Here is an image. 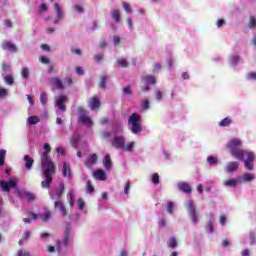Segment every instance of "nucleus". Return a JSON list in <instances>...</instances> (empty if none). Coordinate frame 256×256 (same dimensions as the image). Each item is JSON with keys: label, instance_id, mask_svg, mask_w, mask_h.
<instances>
[{"label": "nucleus", "instance_id": "obj_1", "mask_svg": "<svg viewBox=\"0 0 256 256\" xmlns=\"http://www.w3.org/2000/svg\"><path fill=\"white\" fill-rule=\"evenodd\" d=\"M239 147H241V139L239 138H232L226 145V148H228L232 157L239 161H243L245 169L253 171L255 167V153L245 151Z\"/></svg>", "mask_w": 256, "mask_h": 256}, {"label": "nucleus", "instance_id": "obj_2", "mask_svg": "<svg viewBox=\"0 0 256 256\" xmlns=\"http://www.w3.org/2000/svg\"><path fill=\"white\" fill-rule=\"evenodd\" d=\"M44 152L41 154V168L44 169V177L45 180L41 182L42 189H49L51 187V183H53V176L55 175V171H57V167L55 166V162L51 160L49 154L51 153V145L49 143H45L43 146Z\"/></svg>", "mask_w": 256, "mask_h": 256}, {"label": "nucleus", "instance_id": "obj_3", "mask_svg": "<svg viewBox=\"0 0 256 256\" xmlns=\"http://www.w3.org/2000/svg\"><path fill=\"white\" fill-rule=\"evenodd\" d=\"M128 127L134 135H138L141 131H143V127L141 126V115L137 113H133L128 118Z\"/></svg>", "mask_w": 256, "mask_h": 256}, {"label": "nucleus", "instance_id": "obj_4", "mask_svg": "<svg viewBox=\"0 0 256 256\" xmlns=\"http://www.w3.org/2000/svg\"><path fill=\"white\" fill-rule=\"evenodd\" d=\"M185 206L188 211L189 219H191L193 225H197L199 223V212H197L195 204H193V201L187 200Z\"/></svg>", "mask_w": 256, "mask_h": 256}, {"label": "nucleus", "instance_id": "obj_5", "mask_svg": "<svg viewBox=\"0 0 256 256\" xmlns=\"http://www.w3.org/2000/svg\"><path fill=\"white\" fill-rule=\"evenodd\" d=\"M141 81L142 83H144V85L141 86V91L142 93H145L147 91H151V87H149V84L155 85L157 83V77L153 75H146L142 77Z\"/></svg>", "mask_w": 256, "mask_h": 256}, {"label": "nucleus", "instance_id": "obj_6", "mask_svg": "<svg viewBox=\"0 0 256 256\" xmlns=\"http://www.w3.org/2000/svg\"><path fill=\"white\" fill-rule=\"evenodd\" d=\"M112 147H115V149H123L125 147V136L119 135L115 136L111 140Z\"/></svg>", "mask_w": 256, "mask_h": 256}, {"label": "nucleus", "instance_id": "obj_7", "mask_svg": "<svg viewBox=\"0 0 256 256\" xmlns=\"http://www.w3.org/2000/svg\"><path fill=\"white\" fill-rule=\"evenodd\" d=\"M0 185H1L2 191L9 193V191H11V188L17 187V181H15V179H11L9 180V182L0 181Z\"/></svg>", "mask_w": 256, "mask_h": 256}, {"label": "nucleus", "instance_id": "obj_8", "mask_svg": "<svg viewBox=\"0 0 256 256\" xmlns=\"http://www.w3.org/2000/svg\"><path fill=\"white\" fill-rule=\"evenodd\" d=\"M67 101H69V97H67L66 95H61L58 97V99L56 100V106L60 111H67V106L65 105Z\"/></svg>", "mask_w": 256, "mask_h": 256}, {"label": "nucleus", "instance_id": "obj_9", "mask_svg": "<svg viewBox=\"0 0 256 256\" xmlns=\"http://www.w3.org/2000/svg\"><path fill=\"white\" fill-rule=\"evenodd\" d=\"M70 241H71V224L67 223L66 228L64 230V237L62 240L64 247H69Z\"/></svg>", "mask_w": 256, "mask_h": 256}, {"label": "nucleus", "instance_id": "obj_10", "mask_svg": "<svg viewBox=\"0 0 256 256\" xmlns=\"http://www.w3.org/2000/svg\"><path fill=\"white\" fill-rule=\"evenodd\" d=\"M80 111V116H79V122L83 123L84 125H92L91 118L85 114V110L83 108L79 109Z\"/></svg>", "mask_w": 256, "mask_h": 256}, {"label": "nucleus", "instance_id": "obj_11", "mask_svg": "<svg viewBox=\"0 0 256 256\" xmlns=\"http://www.w3.org/2000/svg\"><path fill=\"white\" fill-rule=\"evenodd\" d=\"M88 103L93 111L101 109V100L97 96L90 98Z\"/></svg>", "mask_w": 256, "mask_h": 256}, {"label": "nucleus", "instance_id": "obj_12", "mask_svg": "<svg viewBox=\"0 0 256 256\" xmlns=\"http://www.w3.org/2000/svg\"><path fill=\"white\" fill-rule=\"evenodd\" d=\"M178 189L179 191H182V193H185L186 195H191L193 191V189L191 188V185H189L186 182L178 183Z\"/></svg>", "mask_w": 256, "mask_h": 256}, {"label": "nucleus", "instance_id": "obj_13", "mask_svg": "<svg viewBox=\"0 0 256 256\" xmlns=\"http://www.w3.org/2000/svg\"><path fill=\"white\" fill-rule=\"evenodd\" d=\"M50 84L52 87H55L56 89H59L63 91L65 89V85H63V81L59 79L58 77H53L50 79Z\"/></svg>", "mask_w": 256, "mask_h": 256}, {"label": "nucleus", "instance_id": "obj_14", "mask_svg": "<svg viewBox=\"0 0 256 256\" xmlns=\"http://www.w3.org/2000/svg\"><path fill=\"white\" fill-rule=\"evenodd\" d=\"M237 169H239V162L237 161L228 162L225 167L226 173H234V171H237Z\"/></svg>", "mask_w": 256, "mask_h": 256}, {"label": "nucleus", "instance_id": "obj_15", "mask_svg": "<svg viewBox=\"0 0 256 256\" xmlns=\"http://www.w3.org/2000/svg\"><path fill=\"white\" fill-rule=\"evenodd\" d=\"M54 207H55V209H57V208L59 209L62 217H67V215H68L67 208H65V204H63V202L56 201L54 203Z\"/></svg>", "mask_w": 256, "mask_h": 256}, {"label": "nucleus", "instance_id": "obj_16", "mask_svg": "<svg viewBox=\"0 0 256 256\" xmlns=\"http://www.w3.org/2000/svg\"><path fill=\"white\" fill-rule=\"evenodd\" d=\"M2 49L10 51L11 53H17V46L9 41L2 43Z\"/></svg>", "mask_w": 256, "mask_h": 256}, {"label": "nucleus", "instance_id": "obj_17", "mask_svg": "<svg viewBox=\"0 0 256 256\" xmlns=\"http://www.w3.org/2000/svg\"><path fill=\"white\" fill-rule=\"evenodd\" d=\"M97 154H91L88 159L85 161V167H93L97 163Z\"/></svg>", "mask_w": 256, "mask_h": 256}, {"label": "nucleus", "instance_id": "obj_18", "mask_svg": "<svg viewBox=\"0 0 256 256\" xmlns=\"http://www.w3.org/2000/svg\"><path fill=\"white\" fill-rule=\"evenodd\" d=\"M93 177L99 181H105L107 179V174L103 170H97L94 172Z\"/></svg>", "mask_w": 256, "mask_h": 256}, {"label": "nucleus", "instance_id": "obj_19", "mask_svg": "<svg viewBox=\"0 0 256 256\" xmlns=\"http://www.w3.org/2000/svg\"><path fill=\"white\" fill-rule=\"evenodd\" d=\"M24 161H25L26 169L28 171H31V169H33V163H35V160H33V158H31V156L25 155Z\"/></svg>", "mask_w": 256, "mask_h": 256}, {"label": "nucleus", "instance_id": "obj_20", "mask_svg": "<svg viewBox=\"0 0 256 256\" xmlns=\"http://www.w3.org/2000/svg\"><path fill=\"white\" fill-rule=\"evenodd\" d=\"M62 175L63 177H68L69 179H71V167H69V164H67V162L63 163Z\"/></svg>", "mask_w": 256, "mask_h": 256}, {"label": "nucleus", "instance_id": "obj_21", "mask_svg": "<svg viewBox=\"0 0 256 256\" xmlns=\"http://www.w3.org/2000/svg\"><path fill=\"white\" fill-rule=\"evenodd\" d=\"M111 17L115 20V23H121V11L114 9L111 11Z\"/></svg>", "mask_w": 256, "mask_h": 256}, {"label": "nucleus", "instance_id": "obj_22", "mask_svg": "<svg viewBox=\"0 0 256 256\" xmlns=\"http://www.w3.org/2000/svg\"><path fill=\"white\" fill-rule=\"evenodd\" d=\"M63 193H65V184L61 183L59 188L56 189V197L57 199H61L63 197Z\"/></svg>", "mask_w": 256, "mask_h": 256}, {"label": "nucleus", "instance_id": "obj_23", "mask_svg": "<svg viewBox=\"0 0 256 256\" xmlns=\"http://www.w3.org/2000/svg\"><path fill=\"white\" fill-rule=\"evenodd\" d=\"M39 217L44 223H47V221L51 219V211L46 210L43 214H40Z\"/></svg>", "mask_w": 256, "mask_h": 256}, {"label": "nucleus", "instance_id": "obj_24", "mask_svg": "<svg viewBox=\"0 0 256 256\" xmlns=\"http://www.w3.org/2000/svg\"><path fill=\"white\" fill-rule=\"evenodd\" d=\"M54 9L56 11V18L63 19V10H61V6L58 3H54Z\"/></svg>", "mask_w": 256, "mask_h": 256}, {"label": "nucleus", "instance_id": "obj_25", "mask_svg": "<svg viewBox=\"0 0 256 256\" xmlns=\"http://www.w3.org/2000/svg\"><path fill=\"white\" fill-rule=\"evenodd\" d=\"M233 123V120L230 117H226L219 122V127H229Z\"/></svg>", "mask_w": 256, "mask_h": 256}, {"label": "nucleus", "instance_id": "obj_26", "mask_svg": "<svg viewBox=\"0 0 256 256\" xmlns=\"http://www.w3.org/2000/svg\"><path fill=\"white\" fill-rule=\"evenodd\" d=\"M255 177V174L246 173L242 176V180L244 183H249V181H254Z\"/></svg>", "mask_w": 256, "mask_h": 256}, {"label": "nucleus", "instance_id": "obj_27", "mask_svg": "<svg viewBox=\"0 0 256 256\" xmlns=\"http://www.w3.org/2000/svg\"><path fill=\"white\" fill-rule=\"evenodd\" d=\"M104 167L105 169H111L112 167L111 156L109 154L104 158Z\"/></svg>", "mask_w": 256, "mask_h": 256}, {"label": "nucleus", "instance_id": "obj_28", "mask_svg": "<svg viewBox=\"0 0 256 256\" xmlns=\"http://www.w3.org/2000/svg\"><path fill=\"white\" fill-rule=\"evenodd\" d=\"M107 79H109V77L106 76V75L100 76V81H99V87H100V89H105L106 83H107Z\"/></svg>", "mask_w": 256, "mask_h": 256}, {"label": "nucleus", "instance_id": "obj_29", "mask_svg": "<svg viewBox=\"0 0 256 256\" xmlns=\"http://www.w3.org/2000/svg\"><path fill=\"white\" fill-rule=\"evenodd\" d=\"M116 63H118V65L123 68L129 67V62L125 58H118L116 60Z\"/></svg>", "mask_w": 256, "mask_h": 256}, {"label": "nucleus", "instance_id": "obj_30", "mask_svg": "<svg viewBox=\"0 0 256 256\" xmlns=\"http://www.w3.org/2000/svg\"><path fill=\"white\" fill-rule=\"evenodd\" d=\"M7 155V150L1 149L0 150V167H3L5 165V156Z\"/></svg>", "mask_w": 256, "mask_h": 256}, {"label": "nucleus", "instance_id": "obj_31", "mask_svg": "<svg viewBox=\"0 0 256 256\" xmlns=\"http://www.w3.org/2000/svg\"><path fill=\"white\" fill-rule=\"evenodd\" d=\"M27 123L29 125H37V123H39V117H37V116H30L27 119Z\"/></svg>", "mask_w": 256, "mask_h": 256}, {"label": "nucleus", "instance_id": "obj_32", "mask_svg": "<svg viewBox=\"0 0 256 256\" xmlns=\"http://www.w3.org/2000/svg\"><path fill=\"white\" fill-rule=\"evenodd\" d=\"M133 147H135V142H130L126 146L124 144L122 151H127L128 153H131V152H133Z\"/></svg>", "mask_w": 256, "mask_h": 256}, {"label": "nucleus", "instance_id": "obj_33", "mask_svg": "<svg viewBox=\"0 0 256 256\" xmlns=\"http://www.w3.org/2000/svg\"><path fill=\"white\" fill-rule=\"evenodd\" d=\"M224 185L226 187H237V180H235V179L225 180Z\"/></svg>", "mask_w": 256, "mask_h": 256}, {"label": "nucleus", "instance_id": "obj_34", "mask_svg": "<svg viewBox=\"0 0 256 256\" xmlns=\"http://www.w3.org/2000/svg\"><path fill=\"white\" fill-rule=\"evenodd\" d=\"M80 139H81V137L79 135H77V134L73 135L70 140L72 147H77V143H79Z\"/></svg>", "mask_w": 256, "mask_h": 256}, {"label": "nucleus", "instance_id": "obj_35", "mask_svg": "<svg viewBox=\"0 0 256 256\" xmlns=\"http://www.w3.org/2000/svg\"><path fill=\"white\" fill-rule=\"evenodd\" d=\"M141 106L144 111H147L151 107V102L149 101V99H144L142 100Z\"/></svg>", "mask_w": 256, "mask_h": 256}, {"label": "nucleus", "instance_id": "obj_36", "mask_svg": "<svg viewBox=\"0 0 256 256\" xmlns=\"http://www.w3.org/2000/svg\"><path fill=\"white\" fill-rule=\"evenodd\" d=\"M93 191H95V187L91 184V180H88L86 183V193L91 194Z\"/></svg>", "mask_w": 256, "mask_h": 256}, {"label": "nucleus", "instance_id": "obj_37", "mask_svg": "<svg viewBox=\"0 0 256 256\" xmlns=\"http://www.w3.org/2000/svg\"><path fill=\"white\" fill-rule=\"evenodd\" d=\"M249 29H255L256 27V18L255 16H250L249 22H248Z\"/></svg>", "mask_w": 256, "mask_h": 256}, {"label": "nucleus", "instance_id": "obj_38", "mask_svg": "<svg viewBox=\"0 0 256 256\" xmlns=\"http://www.w3.org/2000/svg\"><path fill=\"white\" fill-rule=\"evenodd\" d=\"M168 247L170 249H175V247H177V239L175 237L170 238L168 241Z\"/></svg>", "mask_w": 256, "mask_h": 256}, {"label": "nucleus", "instance_id": "obj_39", "mask_svg": "<svg viewBox=\"0 0 256 256\" xmlns=\"http://www.w3.org/2000/svg\"><path fill=\"white\" fill-rule=\"evenodd\" d=\"M173 209H175V203H173L172 201H169L167 203V213H169L170 215L173 214Z\"/></svg>", "mask_w": 256, "mask_h": 256}, {"label": "nucleus", "instance_id": "obj_40", "mask_svg": "<svg viewBox=\"0 0 256 256\" xmlns=\"http://www.w3.org/2000/svg\"><path fill=\"white\" fill-rule=\"evenodd\" d=\"M47 101H48V99H47V93L41 92V93H40V102H41V104H42V105H47Z\"/></svg>", "mask_w": 256, "mask_h": 256}, {"label": "nucleus", "instance_id": "obj_41", "mask_svg": "<svg viewBox=\"0 0 256 256\" xmlns=\"http://www.w3.org/2000/svg\"><path fill=\"white\" fill-rule=\"evenodd\" d=\"M151 181H152L153 185H159V183H160L159 173H154L152 175Z\"/></svg>", "mask_w": 256, "mask_h": 256}, {"label": "nucleus", "instance_id": "obj_42", "mask_svg": "<svg viewBox=\"0 0 256 256\" xmlns=\"http://www.w3.org/2000/svg\"><path fill=\"white\" fill-rule=\"evenodd\" d=\"M4 81L8 85H13V83H15V80L13 79V76H11V75L4 76Z\"/></svg>", "mask_w": 256, "mask_h": 256}, {"label": "nucleus", "instance_id": "obj_43", "mask_svg": "<svg viewBox=\"0 0 256 256\" xmlns=\"http://www.w3.org/2000/svg\"><path fill=\"white\" fill-rule=\"evenodd\" d=\"M122 7L126 13H133V10L131 9V5L129 3H122Z\"/></svg>", "mask_w": 256, "mask_h": 256}, {"label": "nucleus", "instance_id": "obj_44", "mask_svg": "<svg viewBox=\"0 0 256 256\" xmlns=\"http://www.w3.org/2000/svg\"><path fill=\"white\" fill-rule=\"evenodd\" d=\"M21 76L23 79H29V68H22Z\"/></svg>", "mask_w": 256, "mask_h": 256}, {"label": "nucleus", "instance_id": "obj_45", "mask_svg": "<svg viewBox=\"0 0 256 256\" xmlns=\"http://www.w3.org/2000/svg\"><path fill=\"white\" fill-rule=\"evenodd\" d=\"M122 91H123L124 95H132L133 94V90H131V85H128V86L122 88Z\"/></svg>", "mask_w": 256, "mask_h": 256}, {"label": "nucleus", "instance_id": "obj_46", "mask_svg": "<svg viewBox=\"0 0 256 256\" xmlns=\"http://www.w3.org/2000/svg\"><path fill=\"white\" fill-rule=\"evenodd\" d=\"M24 197L27 199V201H35V194L33 193L26 192Z\"/></svg>", "mask_w": 256, "mask_h": 256}, {"label": "nucleus", "instance_id": "obj_47", "mask_svg": "<svg viewBox=\"0 0 256 256\" xmlns=\"http://www.w3.org/2000/svg\"><path fill=\"white\" fill-rule=\"evenodd\" d=\"M103 54H95L93 56V60L96 62V63H101V61H103Z\"/></svg>", "mask_w": 256, "mask_h": 256}, {"label": "nucleus", "instance_id": "obj_48", "mask_svg": "<svg viewBox=\"0 0 256 256\" xmlns=\"http://www.w3.org/2000/svg\"><path fill=\"white\" fill-rule=\"evenodd\" d=\"M208 163H210V165H217V157L215 156H209L207 158Z\"/></svg>", "mask_w": 256, "mask_h": 256}, {"label": "nucleus", "instance_id": "obj_49", "mask_svg": "<svg viewBox=\"0 0 256 256\" xmlns=\"http://www.w3.org/2000/svg\"><path fill=\"white\" fill-rule=\"evenodd\" d=\"M69 197H70L69 205L70 207H73V205H75V198L73 197V191L69 192Z\"/></svg>", "mask_w": 256, "mask_h": 256}, {"label": "nucleus", "instance_id": "obj_50", "mask_svg": "<svg viewBox=\"0 0 256 256\" xmlns=\"http://www.w3.org/2000/svg\"><path fill=\"white\" fill-rule=\"evenodd\" d=\"M16 256H31V254H29V252H27L26 250H19Z\"/></svg>", "mask_w": 256, "mask_h": 256}, {"label": "nucleus", "instance_id": "obj_51", "mask_svg": "<svg viewBox=\"0 0 256 256\" xmlns=\"http://www.w3.org/2000/svg\"><path fill=\"white\" fill-rule=\"evenodd\" d=\"M39 61H40L41 63H43L44 65H47V64L50 63L49 58H47V57H45V56H41V57L39 58Z\"/></svg>", "mask_w": 256, "mask_h": 256}, {"label": "nucleus", "instance_id": "obj_52", "mask_svg": "<svg viewBox=\"0 0 256 256\" xmlns=\"http://www.w3.org/2000/svg\"><path fill=\"white\" fill-rule=\"evenodd\" d=\"M78 205H79V209L81 211H83V209H85V201H83L82 198H78Z\"/></svg>", "mask_w": 256, "mask_h": 256}, {"label": "nucleus", "instance_id": "obj_53", "mask_svg": "<svg viewBox=\"0 0 256 256\" xmlns=\"http://www.w3.org/2000/svg\"><path fill=\"white\" fill-rule=\"evenodd\" d=\"M131 189V183L130 182H127L125 187H124V194L125 195H129V191Z\"/></svg>", "mask_w": 256, "mask_h": 256}, {"label": "nucleus", "instance_id": "obj_54", "mask_svg": "<svg viewBox=\"0 0 256 256\" xmlns=\"http://www.w3.org/2000/svg\"><path fill=\"white\" fill-rule=\"evenodd\" d=\"M153 69L156 71V73H159L161 71V63H154Z\"/></svg>", "mask_w": 256, "mask_h": 256}, {"label": "nucleus", "instance_id": "obj_55", "mask_svg": "<svg viewBox=\"0 0 256 256\" xmlns=\"http://www.w3.org/2000/svg\"><path fill=\"white\" fill-rule=\"evenodd\" d=\"M29 237H31V232H29V230H26V231L24 232V234L22 235V239H23L24 241H27V239H29Z\"/></svg>", "mask_w": 256, "mask_h": 256}, {"label": "nucleus", "instance_id": "obj_56", "mask_svg": "<svg viewBox=\"0 0 256 256\" xmlns=\"http://www.w3.org/2000/svg\"><path fill=\"white\" fill-rule=\"evenodd\" d=\"M74 9H75V11H77V13H83V11H84L83 6H81L79 4L74 5Z\"/></svg>", "mask_w": 256, "mask_h": 256}, {"label": "nucleus", "instance_id": "obj_57", "mask_svg": "<svg viewBox=\"0 0 256 256\" xmlns=\"http://www.w3.org/2000/svg\"><path fill=\"white\" fill-rule=\"evenodd\" d=\"M72 53H74L75 55H78L79 57H81V55H83V53L81 52V49H77V48H71Z\"/></svg>", "mask_w": 256, "mask_h": 256}, {"label": "nucleus", "instance_id": "obj_58", "mask_svg": "<svg viewBox=\"0 0 256 256\" xmlns=\"http://www.w3.org/2000/svg\"><path fill=\"white\" fill-rule=\"evenodd\" d=\"M76 73L77 75H85V71L83 70V67H80V66L76 67Z\"/></svg>", "mask_w": 256, "mask_h": 256}, {"label": "nucleus", "instance_id": "obj_59", "mask_svg": "<svg viewBox=\"0 0 256 256\" xmlns=\"http://www.w3.org/2000/svg\"><path fill=\"white\" fill-rule=\"evenodd\" d=\"M162 98H163V92H161V90L156 91L157 101H161Z\"/></svg>", "mask_w": 256, "mask_h": 256}, {"label": "nucleus", "instance_id": "obj_60", "mask_svg": "<svg viewBox=\"0 0 256 256\" xmlns=\"http://www.w3.org/2000/svg\"><path fill=\"white\" fill-rule=\"evenodd\" d=\"M247 78L250 80L256 81V72H251L247 75Z\"/></svg>", "mask_w": 256, "mask_h": 256}, {"label": "nucleus", "instance_id": "obj_61", "mask_svg": "<svg viewBox=\"0 0 256 256\" xmlns=\"http://www.w3.org/2000/svg\"><path fill=\"white\" fill-rule=\"evenodd\" d=\"M4 25L11 29L13 27V22H11V20L6 19L4 20Z\"/></svg>", "mask_w": 256, "mask_h": 256}, {"label": "nucleus", "instance_id": "obj_62", "mask_svg": "<svg viewBox=\"0 0 256 256\" xmlns=\"http://www.w3.org/2000/svg\"><path fill=\"white\" fill-rule=\"evenodd\" d=\"M231 61L232 65H237L239 63V56H232Z\"/></svg>", "mask_w": 256, "mask_h": 256}, {"label": "nucleus", "instance_id": "obj_63", "mask_svg": "<svg viewBox=\"0 0 256 256\" xmlns=\"http://www.w3.org/2000/svg\"><path fill=\"white\" fill-rule=\"evenodd\" d=\"M40 13H43V11H47V4L43 3L39 7Z\"/></svg>", "mask_w": 256, "mask_h": 256}, {"label": "nucleus", "instance_id": "obj_64", "mask_svg": "<svg viewBox=\"0 0 256 256\" xmlns=\"http://www.w3.org/2000/svg\"><path fill=\"white\" fill-rule=\"evenodd\" d=\"M127 24H128L129 29L132 30L133 29V20L131 18L127 19Z\"/></svg>", "mask_w": 256, "mask_h": 256}]
</instances>
